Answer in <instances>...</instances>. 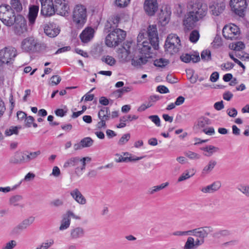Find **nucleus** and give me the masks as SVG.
Segmentation results:
<instances>
[{
    "mask_svg": "<svg viewBox=\"0 0 249 249\" xmlns=\"http://www.w3.org/2000/svg\"><path fill=\"white\" fill-rule=\"evenodd\" d=\"M188 12L183 19L185 29L190 30L193 29L196 23L204 17L208 11L207 5L201 0H194L188 5Z\"/></svg>",
    "mask_w": 249,
    "mask_h": 249,
    "instance_id": "nucleus-1",
    "label": "nucleus"
},
{
    "mask_svg": "<svg viewBox=\"0 0 249 249\" xmlns=\"http://www.w3.org/2000/svg\"><path fill=\"white\" fill-rule=\"evenodd\" d=\"M125 37L126 33L124 31L119 28H115L107 35L105 42L108 47H116L121 43Z\"/></svg>",
    "mask_w": 249,
    "mask_h": 249,
    "instance_id": "nucleus-2",
    "label": "nucleus"
},
{
    "mask_svg": "<svg viewBox=\"0 0 249 249\" xmlns=\"http://www.w3.org/2000/svg\"><path fill=\"white\" fill-rule=\"evenodd\" d=\"M17 15L9 5H0V20L7 26L11 27L14 24V18Z\"/></svg>",
    "mask_w": 249,
    "mask_h": 249,
    "instance_id": "nucleus-3",
    "label": "nucleus"
},
{
    "mask_svg": "<svg viewBox=\"0 0 249 249\" xmlns=\"http://www.w3.org/2000/svg\"><path fill=\"white\" fill-rule=\"evenodd\" d=\"M87 20V9L83 5H77L74 8L72 20L76 27L81 28Z\"/></svg>",
    "mask_w": 249,
    "mask_h": 249,
    "instance_id": "nucleus-4",
    "label": "nucleus"
},
{
    "mask_svg": "<svg viewBox=\"0 0 249 249\" xmlns=\"http://www.w3.org/2000/svg\"><path fill=\"white\" fill-rule=\"evenodd\" d=\"M21 48L24 52L36 53L42 48V44L33 36L25 38L21 42Z\"/></svg>",
    "mask_w": 249,
    "mask_h": 249,
    "instance_id": "nucleus-5",
    "label": "nucleus"
},
{
    "mask_svg": "<svg viewBox=\"0 0 249 249\" xmlns=\"http://www.w3.org/2000/svg\"><path fill=\"white\" fill-rule=\"evenodd\" d=\"M180 40L176 34H170L167 37L164 47L165 50L170 54L178 52L180 46Z\"/></svg>",
    "mask_w": 249,
    "mask_h": 249,
    "instance_id": "nucleus-6",
    "label": "nucleus"
},
{
    "mask_svg": "<svg viewBox=\"0 0 249 249\" xmlns=\"http://www.w3.org/2000/svg\"><path fill=\"white\" fill-rule=\"evenodd\" d=\"M211 123V120L210 119L202 116L197 119L194 128L201 130L202 132L207 135L212 136L215 133V131L213 127H208V125H210Z\"/></svg>",
    "mask_w": 249,
    "mask_h": 249,
    "instance_id": "nucleus-7",
    "label": "nucleus"
},
{
    "mask_svg": "<svg viewBox=\"0 0 249 249\" xmlns=\"http://www.w3.org/2000/svg\"><path fill=\"white\" fill-rule=\"evenodd\" d=\"M16 56L17 51L13 47H6L0 51V61L3 64H12Z\"/></svg>",
    "mask_w": 249,
    "mask_h": 249,
    "instance_id": "nucleus-8",
    "label": "nucleus"
},
{
    "mask_svg": "<svg viewBox=\"0 0 249 249\" xmlns=\"http://www.w3.org/2000/svg\"><path fill=\"white\" fill-rule=\"evenodd\" d=\"M14 20V31L16 35L20 36L27 31L26 20L23 16L18 14Z\"/></svg>",
    "mask_w": 249,
    "mask_h": 249,
    "instance_id": "nucleus-9",
    "label": "nucleus"
},
{
    "mask_svg": "<svg viewBox=\"0 0 249 249\" xmlns=\"http://www.w3.org/2000/svg\"><path fill=\"white\" fill-rule=\"evenodd\" d=\"M239 34V28L234 24L226 25L222 30L223 36L227 39H236Z\"/></svg>",
    "mask_w": 249,
    "mask_h": 249,
    "instance_id": "nucleus-10",
    "label": "nucleus"
},
{
    "mask_svg": "<svg viewBox=\"0 0 249 249\" xmlns=\"http://www.w3.org/2000/svg\"><path fill=\"white\" fill-rule=\"evenodd\" d=\"M230 4L235 14L241 17L244 16L247 6L246 0H231Z\"/></svg>",
    "mask_w": 249,
    "mask_h": 249,
    "instance_id": "nucleus-11",
    "label": "nucleus"
},
{
    "mask_svg": "<svg viewBox=\"0 0 249 249\" xmlns=\"http://www.w3.org/2000/svg\"><path fill=\"white\" fill-rule=\"evenodd\" d=\"M149 40L154 50H158L159 48V38L158 36L157 26L156 25H149L147 31Z\"/></svg>",
    "mask_w": 249,
    "mask_h": 249,
    "instance_id": "nucleus-12",
    "label": "nucleus"
},
{
    "mask_svg": "<svg viewBox=\"0 0 249 249\" xmlns=\"http://www.w3.org/2000/svg\"><path fill=\"white\" fill-rule=\"evenodd\" d=\"M41 5V13L46 16H51L55 13V4L53 0H40Z\"/></svg>",
    "mask_w": 249,
    "mask_h": 249,
    "instance_id": "nucleus-13",
    "label": "nucleus"
},
{
    "mask_svg": "<svg viewBox=\"0 0 249 249\" xmlns=\"http://www.w3.org/2000/svg\"><path fill=\"white\" fill-rule=\"evenodd\" d=\"M213 231V229L212 227L204 226L191 230V235L204 239Z\"/></svg>",
    "mask_w": 249,
    "mask_h": 249,
    "instance_id": "nucleus-14",
    "label": "nucleus"
},
{
    "mask_svg": "<svg viewBox=\"0 0 249 249\" xmlns=\"http://www.w3.org/2000/svg\"><path fill=\"white\" fill-rule=\"evenodd\" d=\"M110 112L108 107H102L98 113V116L100 121L97 124L99 128L106 127V121L108 120L110 117Z\"/></svg>",
    "mask_w": 249,
    "mask_h": 249,
    "instance_id": "nucleus-15",
    "label": "nucleus"
},
{
    "mask_svg": "<svg viewBox=\"0 0 249 249\" xmlns=\"http://www.w3.org/2000/svg\"><path fill=\"white\" fill-rule=\"evenodd\" d=\"M44 33L50 37H54L60 33L59 26L53 22H48L43 25Z\"/></svg>",
    "mask_w": 249,
    "mask_h": 249,
    "instance_id": "nucleus-16",
    "label": "nucleus"
},
{
    "mask_svg": "<svg viewBox=\"0 0 249 249\" xmlns=\"http://www.w3.org/2000/svg\"><path fill=\"white\" fill-rule=\"evenodd\" d=\"M69 10V6L66 0H55V13L62 16H66Z\"/></svg>",
    "mask_w": 249,
    "mask_h": 249,
    "instance_id": "nucleus-17",
    "label": "nucleus"
},
{
    "mask_svg": "<svg viewBox=\"0 0 249 249\" xmlns=\"http://www.w3.org/2000/svg\"><path fill=\"white\" fill-rule=\"evenodd\" d=\"M131 42H127V43L124 44L121 48L119 49V56L122 61L127 62L131 59V56L130 55L131 53Z\"/></svg>",
    "mask_w": 249,
    "mask_h": 249,
    "instance_id": "nucleus-18",
    "label": "nucleus"
},
{
    "mask_svg": "<svg viewBox=\"0 0 249 249\" xmlns=\"http://www.w3.org/2000/svg\"><path fill=\"white\" fill-rule=\"evenodd\" d=\"M35 220V217L33 216L24 219L14 228L13 232L14 233H18L19 231L26 229L34 222Z\"/></svg>",
    "mask_w": 249,
    "mask_h": 249,
    "instance_id": "nucleus-19",
    "label": "nucleus"
},
{
    "mask_svg": "<svg viewBox=\"0 0 249 249\" xmlns=\"http://www.w3.org/2000/svg\"><path fill=\"white\" fill-rule=\"evenodd\" d=\"M26 153L25 151H17L14 153V155L10 158L9 162L11 163L16 164L26 163Z\"/></svg>",
    "mask_w": 249,
    "mask_h": 249,
    "instance_id": "nucleus-20",
    "label": "nucleus"
},
{
    "mask_svg": "<svg viewBox=\"0 0 249 249\" xmlns=\"http://www.w3.org/2000/svg\"><path fill=\"white\" fill-rule=\"evenodd\" d=\"M94 30L90 27L86 28L80 34L79 37L83 43L89 42L94 37Z\"/></svg>",
    "mask_w": 249,
    "mask_h": 249,
    "instance_id": "nucleus-21",
    "label": "nucleus"
},
{
    "mask_svg": "<svg viewBox=\"0 0 249 249\" xmlns=\"http://www.w3.org/2000/svg\"><path fill=\"white\" fill-rule=\"evenodd\" d=\"M145 12L149 16H153L158 9L157 0H145L144 4Z\"/></svg>",
    "mask_w": 249,
    "mask_h": 249,
    "instance_id": "nucleus-22",
    "label": "nucleus"
},
{
    "mask_svg": "<svg viewBox=\"0 0 249 249\" xmlns=\"http://www.w3.org/2000/svg\"><path fill=\"white\" fill-rule=\"evenodd\" d=\"M150 42L147 41H143L142 44H138V47L140 50V53L147 58L151 57L150 55L151 53V46Z\"/></svg>",
    "mask_w": 249,
    "mask_h": 249,
    "instance_id": "nucleus-23",
    "label": "nucleus"
},
{
    "mask_svg": "<svg viewBox=\"0 0 249 249\" xmlns=\"http://www.w3.org/2000/svg\"><path fill=\"white\" fill-rule=\"evenodd\" d=\"M39 11V6L32 5L29 7L28 18L30 25H33L36 21Z\"/></svg>",
    "mask_w": 249,
    "mask_h": 249,
    "instance_id": "nucleus-24",
    "label": "nucleus"
},
{
    "mask_svg": "<svg viewBox=\"0 0 249 249\" xmlns=\"http://www.w3.org/2000/svg\"><path fill=\"white\" fill-rule=\"evenodd\" d=\"M70 195L78 204L80 205H85L87 203V200L86 198L77 188L74 189L71 191Z\"/></svg>",
    "mask_w": 249,
    "mask_h": 249,
    "instance_id": "nucleus-25",
    "label": "nucleus"
},
{
    "mask_svg": "<svg viewBox=\"0 0 249 249\" xmlns=\"http://www.w3.org/2000/svg\"><path fill=\"white\" fill-rule=\"evenodd\" d=\"M221 186V182L219 181H216L209 185L202 187L200 191L203 193H213L218 191Z\"/></svg>",
    "mask_w": 249,
    "mask_h": 249,
    "instance_id": "nucleus-26",
    "label": "nucleus"
},
{
    "mask_svg": "<svg viewBox=\"0 0 249 249\" xmlns=\"http://www.w3.org/2000/svg\"><path fill=\"white\" fill-rule=\"evenodd\" d=\"M80 158L79 157H73L68 159L63 164L64 168H68L71 167H78V165L80 162Z\"/></svg>",
    "mask_w": 249,
    "mask_h": 249,
    "instance_id": "nucleus-27",
    "label": "nucleus"
},
{
    "mask_svg": "<svg viewBox=\"0 0 249 249\" xmlns=\"http://www.w3.org/2000/svg\"><path fill=\"white\" fill-rule=\"evenodd\" d=\"M182 61L185 63H189L192 61L193 63H196L199 61L200 57L198 54H189L188 53L182 54L180 57Z\"/></svg>",
    "mask_w": 249,
    "mask_h": 249,
    "instance_id": "nucleus-28",
    "label": "nucleus"
},
{
    "mask_svg": "<svg viewBox=\"0 0 249 249\" xmlns=\"http://www.w3.org/2000/svg\"><path fill=\"white\" fill-rule=\"evenodd\" d=\"M84 230L81 227H75L71 230V238L72 239L82 238L84 236Z\"/></svg>",
    "mask_w": 249,
    "mask_h": 249,
    "instance_id": "nucleus-29",
    "label": "nucleus"
},
{
    "mask_svg": "<svg viewBox=\"0 0 249 249\" xmlns=\"http://www.w3.org/2000/svg\"><path fill=\"white\" fill-rule=\"evenodd\" d=\"M210 8L211 9L213 15L218 16L224 10L225 5L223 2H220L213 4L212 6H210Z\"/></svg>",
    "mask_w": 249,
    "mask_h": 249,
    "instance_id": "nucleus-30",
    "label": "nucleus"
},
{
    "mask_svg": "<svg viewBox=\"0 0 249 249\" xmlns=\"http://www.w3.org/2000/svg\"><path fill=\"white\" fill-rule=\"evenodd\" d=\"M168 182L161 183L159 185L154 186L149 188L147 190V194L150 195H153L161 190H163L168 185Z\"/></svg>",
    "mask_w": 249,
    "mask_h": 249,
    "instance_id": "nucleus-31",
    "label": "nucleus"
},
{
    "mask_svg": "<svg viewBox=\"0 0 249 249\" xmlns=\"http://www.w3.org/2000/svg\"><path fill=\"white\" fill-rule=\"evenodd\" d=\"M217 162L215 160H211L209 161L208 164L203 168L202 171V175L203 176H206V175L210 173L214 168Z\"/></svg>",
    "mask_w": 249,
    "mask_h": 249,
    "instance_id": "nucleus-32",
    "label": "nucleus"
},
{
    "mask_svg": "<svg viewBox=\"0 0 249 249\" xmlns=\"http://www.w3.org/2000/svg\"><path fill=\"white\" fill-rule=\"evenodd\" d=\"M147 62V58L146 57L141 56L139 58H134L132 59V65L137 68H140L142 66L145 64Z\"/></svg>",
    "mask_w": 249,
    "mask_h": 249,
    "instance_id": "nucleus-33",
    "label": "nucleus"
},
{
    "mask_svg": "<svg viewBox=\"0 0 249 249\" xmlns=\"http://www.w3.org/2000/svg\"><path fill=\"white\" fill-rule=\"evenodd\" d=\"M131 89L130 87H124L121 89L115 90L112 93V95L116 98H120L124 93L130 91Z\"/></svg>",
    "mask_w": 249,
    "mask_h": 249,
    "instance_id": "nucleus-34",
    "label": "nucleus"
},
{
    "mask_svg": "<svg viewBox=\"0 0 249 249\" xmlns=\"http://www.w3.org/2000/svg\"><path fill=\"white\" fill-rule=\"evenodd\" d=\"M81 161L80 162L82 163V166L81 167H77L75 168V173L77 175H79V174H82L83 173V171L85 169L86 167V161H90L91 160V158L89 157H84L82 159H80Z\"/></svg>",
    "mask_w": 249,
    "mask_h": 249,
    "instance_id": "nucleus-35",
    "label": "nucleus"
},
{
    "mask_svg": "<svg viewBox=\"0 0 249 249\" xmlns=\"http://www.w3.org/2000/svg\"><path fill=\"white\" fill-rule=\"evenodd\" d=\"M71 219L65 214L63 215L62 219L61 221V224L59 228L60 231H64L67 229L70 226Z\"/></svg>",
    "mask_w": 249,
    "mask_h": 249,
    "instance_id": "nucleus-36",
    "label": "nucleus"
},
{
    "mask_svg": "<svg viewBox=\"0 0 249 249\" xmlns=\"http://www.w3.org/2000/svg\"><path fill=\"white\" fill-rule=\"evenodd\" d=\"M26 162H29L32 160L36 159L39 155L41 154V151L37 150L36 152L25 151Z\"/></svg>",
    "mask_w": 249,
    "mask_h": 249,
    "instance_id": "nucleus-37",
    "label": "nucleus"
},
{
    "mask_svg": "<svg viewBox=\"0 0 249 249\" xmlns=\"http://www.w3.org/2000/svg\"><path fill=\"white\" fill-rule=\"evenodd\" d=\"M11 8L17 12H20L22 10V5L19 0H11L10 2Z\"/></svg>",
    "mask_w": 249,
    "mask_h": 249,
    "instance_id": "nucleus-38",
    "label": "nucleus"
},
{
    "mask_svg": "<svg viewBox=\"0 0 249 249\" xmlns=\"http://www.w3.org/2000/svg\"><path fill=\"white\" fill-rule=\"evenodd\" d=\"M204 151L207 153L205 154V156L208 157L212 156L213 153L217 152L219 150L218 147H215L213 145H209L202 149Z\"/></svg>",
    "mask_w": 249,
    "mask_h": 249,
    "instance_id": "nucleus-39",
    "label": "nucleus"
},
{
    "mask_svg": "<svg viewBox=\"0 0 249 249\" xmlns=\"http://www.w3.org/2000/svg\"><path fill=\"white\" fill-rule=\"evenodd\" d=\"M231 234V231L228 230H222L216 231L213 233V237L215 238H220L222 237H226Z\"/></svg>",
    "mask_w": 249,
    "mask_h": 249,
    "instance_id": "nucleus-40",
    "label": "nucleus"
},
{
    "mask_svg": "<svg viewBox=\"0 0 249 249\" xmlns=\"http://www.w3.org/2000/svg\"><path fill=\"white\" fill-rule=\"evenodd\" d=\"M169 62L168 60L161 58L155 60L154 62V64L155 66L163 68L167 66Z\"/></svg>",
    "mask_w": 249,
    "mask_h": 249,
    "instance_id": "nucleus-41",
    "label": "nucleus"
},
{
    "mask_svg": "<svg viewBox=\"0 0 249 249\" xmlns=\"http://www.w3.org/2000/svg\"><path fill=\"white\" fill-rule=\"evenodd\" d=\"M184 249H195V240L192 237H189L184 245Z\"/></svg>",
    "mask_w": 249,
    "mask_h": 249,
    "instance_id": "nucleus-42",
    "label": "nucleus"
},
{
    "mask_svg": "<svg viewBox=\"0 0 249 249\" xmlns=\"http://www.w3.org/2000/svg\"><path fill=\"white\" fill-rule=\"evenodd\" d=\"M199 38V34L198 31L195 30L192 31L189 36V40L194 43H196Z\"/></svg>",
    "mask_w": 249,
    "mask_h": 249,
    "instance_id": "nucleus-43",
    "label": "nucleus"
},
{
    "mask_svg": "<svg viewBox=\"0 0 249 249\" xmlns=\"http://www.w3.org/2000/svg\"><path fill=\"white\" fill-rule=\"evenodd\" d=\"M80 142L83 148L90 147L93 143V141L90 137L84 138L81 140Z\"/></svg>",
    "mask_w": 249,
    "mask_h": 249,
    "instance_id": "nucleus-44",
    "label": "nucleus"
},
{
    "mask_svg": "<svg viewBox=\"0 0 249 249\" xmlns=\"http://www.w3.org/2000/svg\"><path fill=\"white\" fill-rule=\"evenodd\" d=\"M201 57L204 61H209L211 60V53L209 50H203L201 53Z\"/></svg>",
    "mask_w": 249,
    "mask_h": 249,
    "instance_id": "nucleus-45",
    "label": "nucleus"
},
{
    "mask_svg": "<svg viewBox=\"0 0 249 249\" xmlns=\"http://www.w3.org/2000/svg\"><path fill=\"white\" fill-rule=\"evenodd\" d=\"M120 19V17L118 15H114L110 17L108 20L115 27H117Z\"/></svg>",
    "mask_w": 249,
    "mask_h": 249,
    "instance_id": "nucleus-46",
    "label": "nucleus"
},
{
    "mask_svg": "<svg viewBox=\"0 0 249 249\" xmlns=\"http://www.w3.org/2000/svg\"><path fill=\"white\" fill-rule=\"evenodd\" d=\"M22 197L20 195H16L12 196L10 198V204L14 206L18 205V202L22 199Z\"/></svg>",
    "mask_w": 249,
    "mask_h": 249,
    "instance_id": "nucleus-47",
    "label": "nucleus"
},
{
    "mask_svg": "<svg viewBox=\"0 0 249 249\" xmlns=\"http://www.w3.org/2000/svg\"><path fill=\"white\" fill-rule=\"evenodd\" d=\"M16 241L12 240L6 243L1 248V249H14L17 246Z\"/></svg>",
    "mask_w": 249,
    "mask_h": 249,
    "instance_id": "nucleus-48",
    "label": "nucleus"
},
{
    "mask_svg": "<svg viewBox=\"0 0 249 249\" xmlns=\"http://www.w3.org/2000/svg\"><path fill=\"white\" fill-rule=\"evenodd\" d=\"M138 118V116H136L135 115H125V116L121 117L120 118V121L125 122L126 123L128 122H131L133 120H137Z\"/></svg>",
    "mask_w": 249,
    "mask_h": 249,
    "instance_id": "nucleus-49",
    "label": "nucleus"
},
{
    "mask_svg": "<svg viewBox=\"0 0 249 249\" xmlns=\"http://www.w3.org/2000/svg\"><path fill=\"white\" fill-rule=\"evenodd\" d=\"M102 59L103 62L110 66H113L116 63L115 59L112 56L109 55H107L106 57H104Z\"/></svg>",
    "mask_w": 249,
    "mask_h": 249,
    "instance_id": "nucleus-50",
    "label": "nucleus"
},
{
    "mask_svg": "<svg viewBox=\"0 0 249 249\" xmlns=\"http://www.w3.org/2000/svg\"><path fill=\"white\" fill-rule=\"evenodd\" d=\"M54 244V241L52 239H50L42 243L40 245L42 249H48Z\"/></svg>",
    "mask_w": 249,
    "mask_h": 249,
    "instance_id": "nucleus-51",
    "label": "nucleus"
},
{
    "mask_svg": "<svg viewBox=\"0 0 249 249\" xmlns=\"http://www.w3.org/2000/svg\"><path fill=\"white\" fill-rule=\"evenodd\" d=\"M185 155L191 160H197L200 158V155L199 154L192 151L186 152Z\"/></svg>",
    "mask_w": 249,
    "mask_h": 249,
    "instance_id": "nucleus-52",
    "label": "nucleus"
},
{
    "mask_svg": "<svg viewBox=\"0 0 249 249\" xmlns=\"http://www.w3.org/2000/svg\"><path fill=\"white\" fill-rule=\"evenodd\" d=\"M148 119L153 122L156 126L158 127L160 126V120L158 115H150L148 116Z\"/></svg>",
    "mask_w": 249,
    "mask_h": 249,
    "instance_id": "nucleus-53",
    "label": "nucleus"
},
{
    "mask_svg": "<svg viewBox=\"0 0 249 249\" xmlns=\"http://www.w3.org/2000/svg\"><path fill=\"white\" fill-rule=\"evenodd\" d=\"M130 138V135L128 133L125 134L122 136L118 142L119 145H123L126 143Z\"/></svg>",
    "mask_w": 249,
    "mask_h": 249,
    "instance_id": "nucleus-54",
    "label": "nucleus"
},
{
    "mask_svg": "<svg viewBox=\"0 0 249 249\" xmlns=\"http://www.w3.org/2000/svg\"><path fill=\"white\" fill-rule=\"evenodd\" d=\"M114 28L115 27L112 24L107 20L105 25L104 32L106 33H110L112 30L115 29Z\"/></svg>",
    "mask_w": 249,
    "mask_h": 249,
    "instance_id": "nucleus-55",
    "label": "nucleus"
},
{
    "mask_svg": "<svg viewBox=\"0 0 249 249\" xmlns=\"http://www.w3.org/2000/svg\"><path fill=\"white\" fill-rule=\"evenodd\" d=\"M18 130L16 126H12L9 129L5 130V134L6 136H10L13 134H18Z\"/></svg>",
    "mask_w": 249,
    "mask_h": 249,
    "instance_id": "nucleus-56",
    "label": "nucleus"
},
{
    "mask_svg": "<svg viewBox=\"0 0 249 249\" xmlns=\"http://www.w3.org/2000/svg\"><path fill=\"white\" fill-rule=\"evenodd\" d=\"M238 190L247 196L249 197V186L241 185L238 187Z\"/></svg>",
    "mask_w": 249,
    "mask_h": 249,
    "instance_id": "nucleus-57",
    "label": "nucleus"
},
{
    "mask_svg": "<svg viewBox=\"0 0 249 249\" xmlns=\"http://www.w3.org/2000/svg\"><path fill=\"white\" fill-rule=\"evenodd\" d=\"M64 204V202L62 199H55L50 202V205L52 206L58 207L62 206Z\"/></svg>",
    "mask_w": 249,
    "mask_h": 249,
    "instance_id": "nucleus-58",
    "label": "nucleus"
},
{
    "mask_svg": "<svg viewBox=\"0 0 249 249\" xmlns=\"http://www.w3.org/2000/svg\"><path fill=\"white\" fill-rule=\"evenodd\" d=\"M61 77L57 75H53L50 79V82L52 85H56L61 81Z\"/></svg>",
    "mask_w": 249,
    "mask_h": 249,
    "instance_id": "nucleus-59",
    "label": "nucleus"
},
{
    "mask_svg": "<svg viewBox=\"0 0 249 249\" xmlns=\"http://www.w3.org/2000/svg\"><path fill=\"white\" fill-rule=\"evenodd\" d=\"M233 49L235 51H240L245 48V44L241 41H239L232 45Z\"/></svg>",
    "mask_w": 249,
    "mask_h": 249,
    "instance_id": "nucleus-60",
    "label": "nucleus"
},
{
    "mask_svg": "<svg viewBox=\"0 0 249 249\" xmlns=\"http://www.w3.org/2000/svg\"><path fill=\"white\" fill-rule=\"evenodd\" d=\"M129 0H116V5L120 7H125L127 5Z\"/></svg>",
    "mask_w": 249,
    "mask_h": 249,
    "instance_id": "nucleus-61",
    "label": "nucleus"
},
{
    "mask_svg": "<svg viewBox=\"0 0 249 249\" xmlns=\"http://www.w3.org/2000/svg\"><path fill=\"white\" fill-rule=\"evenodd\" d=\"M190 174L186 170L184 173H183L178 178V182H181L186 179H187L191 178Z\"/></svg>",
    "mask_w": 249,
    "mask_h": 249,
    "instance_id": "nucleus-62",
    "label": "nucleus"
},
{
    "mask_svg": "<svg viewBox=\"0 0 249 249\" xmlns=\"http://www.w3.org/2000/svg\"><path fill=\"white\" fill-rule=\"evenodd\" d=\"M35 119L33 117L29 116L27 117L25 120V125L27 127H30Z\"/></svg>",
    "mask_w": 249,
    "mask_h": 249,
    "instance_id": "nucleus-63",
    "label": "nucleus"
},
{
    "mask_svg": "<svg viewBox=\"0 0 249 249\" xmlns=\"http://www.w3.org/2000/svg\"><path fill=\"white\" fill-rule=\"evenodd\" d=\"M227 113L231 117L234 118L237 116V111L235 108H231L227 109Z\"/></svg>",
    "mask_w": 249,
    "mask_h": 249,
    "instance_id": "nucleus-64",
    "label": "nucleus"
}]
</instances>
